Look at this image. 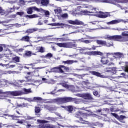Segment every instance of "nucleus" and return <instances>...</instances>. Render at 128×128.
<instances>
[{
  "label": "nucleus",
  "mask_w": 128,
  "mask_h": 128,
  "mask_svg": "<svg viewBox=\"0 0 128 128\" xmlns=\"http://www.w3.org/2000/svg\"><path fill=\"white\" fill-rule=\"evenodd\" d=\"M94 56H104V53L100 52H94Z\"/></svg>",
  "instance_id": "obj_32"
},
{
  "label": "nucleus",
  "mask_w": 128,
  "mask_h": 128,
  "mask_svg": "<svg viewBox=\"0 0 128 128\" xmlns=\"http://www.w3.org/2000/svg\"><path fill=\"white\" fill-rule=\"evenodd\" d=\"M88 56H94V52H87Z\"/></svg>",
  "instance_id": "obj_45"
},
{
  "label": "nucleus",
  "mask_w": 128,
  "mask_h": 128,
  "mask_svg": "<svg viewBox=\"0 0 128 128\" xmlns=\"http://www.w3.org/2000/svg\"><path fill=\"white\" fill-rule=\"evenodd\" d=\"M126 66L124 67L126 72H128V62H126Z\"/></svg>",
  "instance_id": "obj_38"
},
{
  "label": "nucleus",
  "mask_w": 128,
  "mask_h": 128,
  "mask_svg": "<svg viewBox=\"0 0 128 128\" xmlns=\"http://www.w3.org/2000/svg\"><path fill=\"white\" fill-rule=\"evenodd\" d=\"M94 2H96V4H100L102 2V0H94Z\"/></svg>",
  "instance_id": "obj_55"
},
{
  "label": "nucleus",
  "mask_w": 128,
  "mask_h": 128,
  "mask_svg": "<svg viewBox=\"0 0 128 128\" xmlns=\"http://www.w3.org/2000/svg\"><path fill=\"white\" fill-rule=\"evenodd\" d=\"M24 122H26L25 120H18L17 124H23Z\"/></svg>",
  "instance_id": "obj_46"
},
{
  "label": "nucleus",
  "mask_w": 128,
  "mask_h": 128,
  "mask_svg": "<svg viewBox=\"0 0 128 128\" xmlns=\"http://www.w3.org/2000/svg\"><path fill=\"white\" fill-rule=\"evenodd\" d=\"M4 14V10H3L2 8L0 7V14Z\"/></svg>",
  "instance_id": "obj_51"
},
{
  "label": "nucleus",
  "mask_w": 128,
  "mask_h": 128,
  "mask_svg": "<svg viewBox=\"0 0 128 128\" xmlns=\"http://www.w3.org/2000/svg\"><path fill=\"white\" fill-rule=\"evenodd\" d=\"M108 16H110V14L108 12H100V14H98V18H106Z\"/></svg>",
  "instance_id": "obj_12"
},
{
  "label": "nucleus",
  "mask_w": 128,
  "mask_h": 128,
  "mask_svg": "<svg viewBox=\"0 0 128 128\" xmlns=\"http://www.w3.org/2000/svg\"><path fill=\"white\" fill-rule=\"evenodd\" d=\"M84 8H90L92 10V8H94V7H92L90 6H88V4H84Z\"/></svg>",
  "instance_id": "obj_39"
},
{
  "label": "nucleus",
  "mask_w": 128,
  "mask_h": 128,
  "mask_svg": "<svg viewBox=\"0 0 128 128\" xmlns=\"http://www.w3.org/2000/svg\"><path fill=\"white\" fill-rule=\"evenodd\" d=\"M82 84H85V86H88V84H90V82H83Z\"/></svg>",
  "instance_id": "obj_54"
},
{
  "label": "nucleus",
  "mask_w": 128,
  "mask_h": 128,
  "mask_svg": "<svg viewBox=\"0 0 128 128\" xmlns=\"http://www.w3.org/2000/svg\"><path fill=\"white\" fill-rule=\"evenodd\" d=\"M12 60L13 62H20V57H15V58H12Z\"/></svg>",
  "instance_id": "obj_31"
},
{
  "label": "nucleus",
  "mask_w": 128,
  "mask_h": 128,
  "mask_svg": "<svg viewBox=\"0 0 128 128\" xmlns=\"http://www.w3.org/2000/svg\"><path fill=\"white\" fill-rule=\"evenodd\" d=\"M62 108H64L67 112H68L70 114H72L74 112V106H62Z\"/></svg>",
  "instance_id": "obj_15"
},
{
  "label": "nucleus",
  "mask_w": 128,
  "mask_h": 128,
  "mask_svg": "<svg viewBox=\"0 0 128 128\" xmlns=\"http://www.w3.org/2000/svg\"><path fill=\"white\" fill-rule=\"evenodd\" d=\"M88 116V114L84 113L82 111H78L75 114V116L77 118H84V116Z\"/></svg>",
  "instance_id": "obj_10"
},
{
  "label": "nucleus",
  "mask_w": 128,
  "mask_h": 128,
  "mask_svg": "<svg viewBox=\"0 0 128 128\" xmlns=\"http://www.w3.org/2000/svg\"><path fill=\"white\" fill-rule=\"evenodd\" d=\"M44 24L40 21L38 24V26H42Z\"/></svg>",
  "instance_id": "obj_61"
},
{
  "label": "nucleus",
  "mask_w": 128,
  "mask_h": 128,
  "mask_svg": "<svg viewBox=\"0 0 128 128\" xmlns=\"http://www.w3.org/2000/svg\"><path fill=\"white\" fill-rule=\"evenodd\" d=\"M39 16H38V15L34 14L32 16L26 15L25 16V18H30V20H32V18H39Z\"/></svg>",
  "instance_id": "obj_23"
},
{
  "label": "nucleus",
  "mask_w": 128,
  "mask_h": 128,
  "mask_svg": "<svg viewBox=\"0 0 128 128\" xmlns=\"http://www.w3.org/2000/svg\"><path fill=\"white\" fill-rule=\"evenodd\" d=\"M10 10H12V11H10V12H14V10H16V9L14 8H12L10 9Z\"/></svg>",
  "instance_id": "obj_63"
},
{
  "label": "nucleus",
  "mask_w": 128,
  "mask_h": 128,
  "mask_svg": "<svg viewBox=\"0 0 128 128\" xmlns=\"http://www.w3.org/2000/svg\"><path fill=\"white\" fill-rule=\"evenodd\" d=\"M62 16L64 18H68V15L67 14H63Z\"/></svg>",
  "instance_id": "obj_48"
},
{
  "label": "nucleus",
  "mask_w": 128,
  "mask_h": 128,
  "mask_svg": "<svg viewBox=\"0 0 128 128\" xmlns=\"http://www.w3.org/2000/svg\"><path fill=\"white\" fill-rule=\"evenodd\" d=\"M32 54V52L30 51H26L24 54V56H26L27 58H30Z\"/></svg>",
  "instance_id": "obj_27"
},
{
  "label": "nucleus",
  "mask_w": 128,
  "mask_h": 128,
  "mask_svg": "<svg viewBox=\"0 0 128 128\" xmlns=\"http://www.w3.org/2000/svg\"><path fill=\"white\" fill-rule=\"evenodd\" d=\"M126 32L127 34H126ZM128 32H123L122 33V36H126V37L128 38Z\"/></svg>",
  "instance_id": "obj_47"
},
{
  "label": "nucleus",
  "mask_w": 128,
  "mask_h": 128,
  "mask_svg": "<svg viewBox=\"0 0 128 128\" xmlns=\"http://www.w3.org/2000/svg\"><path fill=\"white\" fill-rule=\"evenodd\" d=\"M80 119V121L78 120H76V122H78V124H88V122L84 120V118H82V117L81 118H79Z\"/></svg>",
  "instance_id": "obj_26"
},
{
  "label": "nucleus",
  "mask_w": 128,
  "mask_h": 128,
  "mask_svg": "<svg viewBox=\"0 0 128 128\" xmlns=\"http://www.w3.org/2000/svg\"><path fill=\"white\" fill-rule=\"evenodd\" d=\"M34 72H36V71H34V72H28L26 73V74H27V76H34Z\"/></svg>",
  "instance_id": "obj_41"
},
{
  "label": "nucleus",
  "mask_w": 128,
  "mask_h": 128,
  "mask_svg": "<svg viewBox=\"0 0 128 128\" xmlns=\"http://www.w3.org/2000/svg\"><path fill=\"white\" fill-rule=\"evenodd\" d=\"M16 14L18 16H24V12H18Z\"/></svg>",
  "instance_id": "obj_40"
},
{
  "label": "nucleus",
  "mask_w": 128,
  "mask_h": 128,
  "mask_svg": "<svg viewBox=\"0 0 128 128\" xmlns=\"http://www.w3.org/2000/svg\"><path fill=\"white\" fill-rule=\"evenodd\" d=\"M70 34H64L62 36H60L61 38H60V42H70Z\"/></svg>",
  "instance_id": "obj_9"
},
{
  "label": "nucleus",
  "mask_w": 128,
  "mask_h": 128,
  "mask_svg": "<svg viewBox=\"0 0 128 128\" xmlns=\"http://www.w3.org/2000/svg\"><path fill=\"white\" fill-rule=\"evenodd\" d=\"M38 122H39V124H41L38 126V128H50V125L46 124H48V122H50L48 121L45 120H38Z\"/></svg>",
  "instance_id": "obj_6"
},
{
  "label": "nucleus",
  "mask_w": 128,
  "mask_h": 128,
  "mask_svg": "<svg viewBox=\"0 0 128 128\" xmlns=\"http://www.w3.org/2000/svg\"><path fill=\"white\" fill-rule=\"evenodd\" d=\"M68 90L72 92H76V87L74 86L70 85Z\"/></svg>",
  "instance_id": "obj_28"
},
{
  "label": "nucleus",
  "mask_w": 128,
  "mask_h": 128,
  "mask_svg": "<svg viewBox=\"0 0 128 128\" xmlns=\"http://www.w3.org/2000/svg\"><path fill=\"white\" fill-rule=\"evenodd\" d=\"M83 98H84L85 100H94V98H92V95L88 94H84L83 95Z\"/></svg>",
  "instance_id": "obj_20"
},
{
  "label": "nucleus",
  "mask_w": 128,
  "mask_h": 128,
  "mask_svg": "<svg viewBox=\"0 0 128 128\" xmlns=\"http://www.w3.org/2000/svg\"><path fill=\"white\" fill-rule=\"evenodd\" d=\"M52 54L51 53H49L46 55V58H52Z\"/></svg>",
  "instance_id": "obj_44"
},
{
  "label": "nucleus",
  "mask_w": 128,
  "mask_h": 128,
  "mask_svg": "<svg viewBox=\"0 0 128 128\" xmlns=\"http://www.w3.org/2000/svg\"><path fill=\"white\" fill-rule=\"evenodd\" d=\"M96 44L100 46H106L107 48L114 46V44L106 42V41H102V40H97Z\"/></svg>",
  "instance_id": "obj_7"
},
{
  "label": "nucleus",
  "mask_w": 128,
  "mask_h": 128,
  "mask_svg": "<svg viewBox=\"0 0 128 128\" xmlns=\"http://www.w3.org/2000/svg\"><path fill=\"white\" fill-rule=\"evenodd\" d=\"M34 118H36L34 117L28 116L27 120H34Z\"/></svg>",
  "instance_id": "obj_49"
},
{
  "label": "nucleus",
  "mask_w": 128,
  "mask_h": 128,
  "mask_svg": "<svg viewBox=\"0 0 128 128\" xmlns=\"http://www.w3.org/2000/svg\"><path fill=\"white\" fill-rule=\"evenodd\" d=\"M68 22L70 24H72L73 26H82V22L78 20H76L75 21L70 20L68 21Z\"/></svg>",
  "instance_id": "obj_13"
},
{
  "label": "nucleus",
  "mask_w": 128,
  "mask_h": 128,
  "mask_svg": "<svg viewBox=\"0 0 128 128\" xmlns=\"http://www.w3.org/2000/svg\"><path fill=\"white\" fill-rule=\"evenodd\" d=\"M4 50V48L2 46H0V52H2Z\"/></svg>",
  "instance_id": "obj_64"
},
{
  "label": "nucleus",
  "mask_w": 128,
  "mask_h": 128,
  "mask_svg": "<svg viewBox=\"0 0 128 128\" xmlns=\"http://www.w3.org/2000/svg\"><path fill=\"white\" fill-rule=\"evenodd\" d=\"M28 106V104L26 103H24L22 104V108H26Z\"/></svg>",
  "instance_id": "obj_53"
},
{
  "label": "nucleus",
  "mask_w": 128,
  "mask_h": 128,
  "mask_svg": "<svg viewBox=\"0 0 128 128\" xmlns=\"http://www.w3.org/2000/svg\"><path fill=\"white\" fill-rule=\"evenodd\" d=\"M19 116H12V118L13 120H16V118H19Z\"/></svg>",
  "instance_id": "obj_60"
},
{
  "label": "nucleus",
  "mask_w": 128,
  "mask_h": 128,
  "mask_svg": "<svg viewBox=\"0 0 128 128\" xmlns=\"http://www.w3.org/2000/svg\"><path fill=\"white\" fill-rule=\"evenodd\" d=\"M45 108H46V110H50V106L46 105L44 106Z\"/></svg>",
  "instance_id": "obj_56"
},
{
  "label": "nucleus",
  "mask_w": 128,
  "mask_h": 128,
  "mask_svg": "<svg viewBox=\"0 0 128 128\" xmlns=\"http://www.w3.org/2000/svg\"><path fill=\"white\" fill-rule=\"evenodd\" d=\"M110 0H104L103 2H105L106 4H110Z\"/></svg>",
  "instance_id": "obj_52"
},
{
  "label": "nucleus",
  "mask_w": 128,
  "mask_h": 128,
  "mask_svg": "<svg viewBox=\"0 0 128 128\" xmlns=\"http://www.w3.org/2000/svg\"><path fill=\"white\" fill-rule=\"evenodd\" d=\"M118 2L120 4H128V0H118Z\"/></svg>",
  "instance_id": "obj_35"
},
{
  "label": "nucleus",
  "mask_w": 128,
  "mask_h": 128,
  "mask_svg": "<svg viewBox=\"0 0 128 128\" xmlns=\"http://www.w3.org/2000/svg\"><path fill=\"white\" fill-rule=\"evenodd\" d=\"M125 118H126V116H118V120H124Z\"/></svg>",
  "instance_id": "obj_36"
},
{
  "label": "nucleus",
  "mask_w": 128,
  "mask_h": 128,
  "mask_svg": "<svg viewBox=\"0 0 128 128\" xmlns=\"http://www.w3.org/2000/svg\"><path fill=\"white\" fill-rule=\"evenodd\" d=\"M36 2L41 6H48L50 4V0H36Z\"/></svg>",
  "instance_id": "obj_8"
},
{
  "label": "nucleus",
  "mask_w": 128,
  "mask_h": 128,
  "mask_svg": "<svg viewBox=\"0 0 128 128\" xmlns=\"http://www.w3.org/2000/svg\"><path fill=\"white\" fill-rule=\"evenodd\" d=\"M62 86H63L64 88H68H68H70V86L68 85V84H62Z\"/></svg>",
  "instance_id": "obj_43"
},
{
  "label": "nucleus",
  "mask_w": 128,
  "mask_h": 128,
  "mask_svg": "<svg viewBox=\"0 0 128 128\" xmlns=\"http://www.w3.org/2000/svg\"><path fill=\"white\" fill-rule=\"evenodd\" d=\"M59 48H76V45L72 42L66 43H58L56 44Z\"/></svg>",
  "instance_id": "obj_3"
},
{
  "label": "nucleus",
  "mask_w": 128,
  "mask_h": 128,
  "mask_svg": "<svg viewBox=\"0 0 128 128\" xmlns=\"http://www.w3.org/2000/svg\"><path fill=\"white\" fill-rule=\"evenodd\" d=\"M101 63L104 66H106L110 64V60H108V58L102 57L101 60Z\"/></svg>",
  "instance_id": "obj_16"
},
{
  "label": "nucleus",
  "mask_w": 128,
  "mask_h": 128,
  "mask_svg": "<svg viewBox=\"0 0 128 128\" xmlns=\"http://www.w3.org/2000/svg\"><path fill=\"white\" fill-rule=\"evenodd\" d=\"M34 12H44L42 8H38L36 6H33L28 8V14H34Z\"/></svg>",
  "instance_id": "obj_5"
},
{
  "label": "nucleus",
  "mask_w": 128,
  "mask_h": 128,
  "mask_svg": "<svg viewBox=\"0 0 128 128\" xmlns=\"http://www.w3.org/2000/svg\"><path fill=\"white\" fill-rule=\"evenodd\" d=\"M22 108V104H18L17 108Z\"/></svg>",
  "instance_id": "obj_58"
},
{
  "label": "nucleus",
  "mask_w": 128,
  "mask_h": 128,
  "mask_svg": "<svg viewBox=\"0 0 128 128\" xmlns=\"http://www.w3.org/2000/svg\"><path fill=\"white\" fill-rule=\"evenodd\" d=\"M94 94L95 96H98V92H94Z\"/></svg>",
  "instance_id": "obj_57"
},
{
  "label": "nucleus",
  "mask_w": 128,
  "mask_h": 128,
  "mask_svg": "<svg viewBox=\"0 0 128 128\" xmlns=\"http://www.w3.org/2000/svg\"><path fill=\"white\" fill-rule=\"evenodd\" d=\"M22 42H30V37L28 36H24L21 39Z\"/></svg>",
  "instance_id": "obj_22"
},
{
  "label": "nucleus",
  "mask_w": 128,
  "mask_h": 128,
  "mask_svg": "<svg viewBox=\"0 0 128 128\" xmlns=\"http://www.w3.org/2000/svg\"><path fill=\"white\" fill-rule=\"evenodd\" d=\"M36 50H37V52H40L41 54L46 52V50L44 47L37 48Z\"/></svg>",
  "instance_id": "obj_25"
},
{
  "label": "nucleus",
  "mask_w": 128,
  "mask_h": 128,
  "mask_svg": "<svg viewBox=\"0 0 128 128\" xmlns=\"http://www.w3.org/2000/svg\"><path fill=\"white\" fill-rule=\"evenodd\" d=\"M42 98L40 97H35L33 98V100H32L30 102H42Z\"/></svg>",
  "instance_id": "obj_24"
},
{
  "label": "nucleus",
  "mask_w": 128,
  "mask_h": 128,
  "mask_svg": "<svg viewBox=\"0 0 128 128\" xmlns=\"http://www.w3.org/2000/svg\"><path fill=\"white\" fill-rule=\"evenodd\" d=\"M78 62V61H74L72 60H69L67 61H62V64H68V66H70V64H73Z\"/></svg>",
  "instance_id": "obj_17"
},
{
  "label": "nucleus",
  "mask_w": 128,
  "mask_h": 128,
  "mask_svg": "<svg viewBox=\"0 0 128 128\" xmlns=\"http://www.w3.org/2000/svg\"><path fill=\"white\" fill-rule=\"evenodd\" d=\"M82 42H84V44H90L92 42H90V40H86L84 41H83Z\"/></svg>",
  "instance_id": "obj_50"
},
{
  "label": "nucleus",
  "mask_w": 128,
  "mask_h": 128,
  "mask_svg": "<svg viewBox=\"0 0 128 128\" xmlns=\"http://www.w3.org/2000/svg\"><path fill=\"white\" fill-rule=\"evenodd\" d=\"M111 115L112 116H114V118H117V120L118 119V114H114V113H112Z\"/></svg>",
  "instance_id": "obj_42"
},
{
  "label": "nucleus",
  "mask_w": 128,
  "mask_h": 128,
  "mask_svg": "<svg viewBox=\"0 0 128 128\" xmlns=\"http://www.w3.org/2000/svg\"><path fill=\"white\" fill-rule=\"evenodd\" d=\"M122 22H124V20H114L108 22V24H111V25L118 24H120Z\"/></svg>",
  "instance_id": "obj_21"
},
{
  "label": "nucleus",
  "mask_w": 128,
  "mask_h": 128,
  "mask_svg": "<svg viewBox=\"0 0 128 128\" xmlns=\"http://www.w3.org/2000/svg\"><path fill=\"white\" fill-rule=\"evenodd\" d=\"M58 102L62 104H68V102H74L78 104L80 103L78 100L71 97H65L58 99Z\"/></svg>",
  "instance_id": "obj_1"
},
{
  "label": "nucleus",
  "mask_w": 128,
  "mask_h": 128,
  "mask_svg": "<svg viewBox=\"0 0 128 128\" xmlns=\"http://www.w3.org/2000/svg\"><path fill=\"white\" fill-rule=\"evenodd\" d=\"M10 68H16V65H11L10 66Z\"/></svg>",
  "instance_id": "obj_62"
},
{
  "label": "nucleus",
  "mask_w": 128,
  "mask_h": 128,
  "mask_svg": "<svg viewBox=\"0 0 128 128\" xmlns=\"http://www.w3.org/2000/svg\"><path fill=\"white\" fill-rule=\"evenodd\" d=\"M24 90L26 94H32V89L28 90L26 88H24Z\"/></svg>",
  "instance_id": "obj_30"
},
{
  "label": "nucleus",
  "mask_w": 128,
  "mask_h": 128,
  "mask_svg": "<svg viewBox=\"0 0 128 128\" xmlns=\"http://www.w3.org/2000/svg\"><path fill=\"white\" fill-rule=\"evenodd\" d=\"M55 12H58V14H60V12H62V10H55Z\"/></svg>",
  "instance_id": "obj_59"
},
{
  "label": "nucleus",
  "mask_w": 128,
  "mask_h": 128,
  "mask_svg": "<svg viewBox=\"0 0 128 128\" xmlns=\"http://www.w3.org/2000/svg\"><path fill=\"white\" fill-rule=\"evenodd\" d=\"M54 70L58 74H64V72H68L70 68L64 66L60 65L58 67L54 68Z\"/></svg>",
  "instance_id": "obj_4"
},
{
  "label": "nucleus",
  "mask_w": 128,
  "mask_h": 128,
  "mask_svg": "<svg viewBox=\"0 0 128 128\" xmlns=\"http://www.w3.org/2000/svg\"><path fill=\"white\" fill-rule=\"evenodd\" d=\"M48 26H64V24H62L55 23V24H48Z\"/></svg>",
  "instance_id": "obj_29"
},
{
  "label": "nucleus",
  "mask_w": 128,
  "mask_h": 128,
  "mask_svg": "<svg viewBox=\"0 0 128 128\" xmlns=\"http://www.w3.org/2000/svg\"><path fill=\"white\" fill-rule=\"evenodd\" d=\"M91 10H94V12H88V10H84L81 12L82 14L84 16H89L90 14H96V8H92Z\"/></svg>",
  "instance_id": "obj_11"
},
{
  "label": "nucleus",
  "mask_w": 128,
  "mask_h": 128,
  "mask_svg": "<svg viewBox=\"0 0 128 128\" xmlns=\"http://www.w3.org/2000/svg\"><path fill=\"white\" fill-rule=\"evenodd\" d=\"M35 112H36V114H40V108L36 107L35 108Z\"/></svg>",
  "instance_id": "obj_34"
},
{
  "label": "nucleus",
  "mask_w": 128,
  "mask_h": 128,
  "mask_svg": "<svg viewBox=\"0 0 128 128\" xmlns=\"http://www.w3.org/2000/svg\"><path fill=\"white\" fill-rule=\"evenodd\" d=\"M43 10L44 11V12H40L41 14H45V15L46 16H50V12L46 11V10L44 9H43Z\"/></svg>",
  "instance_id": "obj_37"
},
{
  "label": "nucleus",
  "mask_w": 128,
  "mask_h": 128,
  "mask_svg": "<svg viewBox=\"0 0 128 128\" xmlns=\"http://www.w3.org/2000/svg\"><path fill=\"white\" fill-rule=\"evenodd\" d=\"M114 56H116L117 58H120L122 56V53L116 52V53H114Z\"/></svg>",
  "instance_id": "obj_33"
},
{
  "label": "nucleus",
  "mask_w": 128,
  "mask_h": 128,
  "mask_svg": "<svg viewBox=\"0 0 128 128\" xmlns=\"http://www.w3.org/2000/svg\"><path fill=\"white\" fill-rule=\"evenodd\" d=\"M10 94L12 96H22V92L18 91L12 92H10Z\"/></svg>",
  "instance_id": "obj_19"
},
{
  "label": "nucleus",
  "mask_w": 128,
  "mask_h": 128,
  "mask_svg": "<svg viewBox=\"0 0 128 128\" xmlns=\"http://www.w3.org/2000/svg\"><path fill=\"white\" fill-rule=\"evenodd\" d=\"M90 74H92V76H97V78H106V76L102 75V74L96 71L90 72Z\"/></svg>",
  "instance_id": "obj_14"
},
{
  "label": "nucleus",
  "mask_w": 128,
  "mask_h": 128,
  "mask_svg": "<svg viewBox=\"0 0 128 128\" xmlns=\"http://www.w3.org/2000/svg\"><path fill=\"white\" fill-rule=\"evenodd\" d=\"M106 40H114V42H126V39L122 36H108Z\"/></svg>",
  "instance_id": "obj_2"
},
{
  "label": "nucleus",
  "mask_w": 128,
  "mask_h": 128,
  "mask_svg": "<svg viewBox=\"0 0 128 128\" xmlns=\"http://www.w3.org/2000/svg\"><path fill=\"white\" fill-rule=\"evenodd\" d=\"M38 29L36 28L28 29L26 32V34H34V32H38Z\"/></svg>",
  "instance_id": "obj_18"
}]
</instances>
